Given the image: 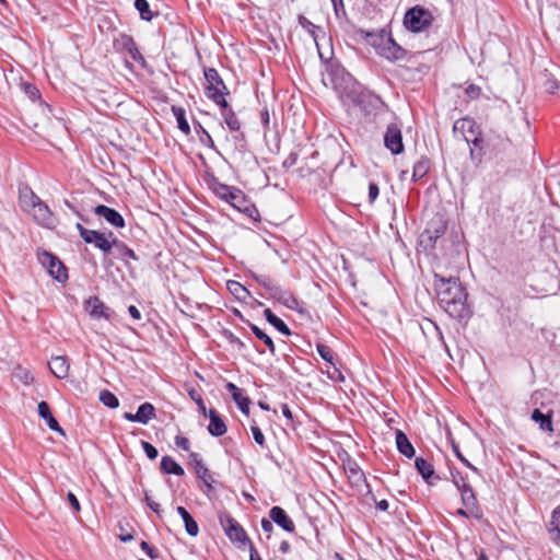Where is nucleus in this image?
Returning a JSON list of instances; mask_svg holds the SVG:
<instances>
[{
	"instance_id": "nucleus-1",
	"label": "nucleus",
	"mask_w": 560,
	"mask_h": 560,
	"mask_svg": "<svg viewBox=\"0 0 560 560\" xmlns=\"http://www.w3.org/2000/svg\"><path fill=\"white\" fill-rule=\"evenodd\" d=\"M434 289L440 306L455 319H467L471 310L467 304V292L457 277L444 278L434 275Z\"/></svg>"
},
{
	"instance_id": "nucleus-2",
	"label": "nucleus",
	"mask_w": 560,
	"mask_h": 560,
	"mask_svg": "<svg viewBox=\"0 0 560 560\" xmlns=\"http://www.w3.org/2000/svg\"><path fill=\"white\" fill-rule=\"evenodd\" d=\"M328 79L332 89L337 93L341 103L351 107L364 89L345 68L340 66L331 67L328 72Z\"/></svg>"
},
{
	"instance_id": "nucleus-3",
	"label": "nucleus",
	"mask_w": 560,
	"mask_h": 560,
	"mask_svg": "<svg viewBox=\"0 0 560 560\" xmlns=\"http://www.w3.org/2000/svg\"><path fill=\"white\" fill-rule=\"evenodd\" d=\"M211 189L219 198L226 201L238 211L245 213L247 217L255 220L259 217L257 208L248 201L241 189L222 184L218 180L213 182Z\"/></svg>"
},
{
	"instance_id": "nucleus-4",
	"label": "nucleus",
	"mask_w": 560,
	"mask_h": 560,
	"mask_svg": "<svg viewBox=\"0 0 560 560\" xmlns=\"http://www.w3.org/2000/svg\"><path fill=\"white\" fill-rule=\"evenodd\" d=\"M466 142L471 144L470 147V156L471 160L480 162L485 152V148H489L491 150H495L498 147L499 151H503L506 149L510 140L506 137H503L495 132H490L485 140L481 136V131L478 130L477 133L471 137H466Z\"/></svg>"
},
{
	"instance_id": "nucleus-5",
	"label": "nucleus",
	"mask_w": 560,
	"mask_h": 560,
	"mask_svg": "<svg viewBox=\"0 0 560 560\" xmlns=\"http://www.w3.org/2000/svg\"><path fill=\"white\" fill-rule=\"evenodd\" d=\"M365 38L376 52L388 60H401L406 50L385 32H364Z\"/></svg>"
},
{
	"instance_id": "nucleus-6",
	"label": "nucleus",
	"mask_w": 560,
	"mask_h": 560,
	"mask_svg": "<svg viewBox=\"0 0 560 560\" xmlns=\"http://www.w3.org/2000/svg\"><path fill=\"white\" fill-rule=\"evenodd\" d=\"M432 22L433 16L431 12L419 5L409 9L404 18V25L413 33L427 30Z\"/></svg>"
},
{
	"instance_id": "nucleus-7",
	"label": "nucleus",
	"mask_w": 560,
	"mask_h": 560,
	"mask_svg": "<svg viewBox=\"0 0 560 560\" xmlns=\"http://www.w3.org/2000/svg\"><path fill=\"white\" fill-rule=\"evenodd\" d=\"M446 231V222L441 215L432 218L425 230L420 235V245L425 249H431L435 246L436 241L444 235Z\"/></svg>"
},
{
	"instance_id": "nucleus-8",
	"label": "nucleus",
	"mask_w": 560,
	"mask_h": 560,
	"mask_svg": "<svg viewBox=\"0 0 560 560\" xmlns=\"http://www.w3.org/2000/svg\"><path fill=\"white\" fill-rule=\"evenodd\" d=\"M219 522L231 541L240 546L252 544L244 528L228 512L219 514Z\"/></svg>"
},
{
	"instance_id": "nucleus-9",
	"label": "nucleus",
	"mask_w": 560,
	"mask_h": 560,
	"mask_svg": "<svg viewBox=\"0 0 560 560\" xmlns=\"http://www.w3.org/2000/svg\"><path fill=\"white\" fill-rule=\"evenodd\" d=\"M75 228L86 244H93L96 248L105 254L112 250L114 238L110 241L104 233L85 229L81 223H77Z\"/></svg>"
},
{
	"instance_id": "nucleus-10",
	"label": "nucleus",
	"mask_w": 560,
	"mask_h": 560,
	"mask_svg": "<svg viewBox=\"0 0 560 560\" xmlns=\"http://www.w3.org/2000/svg\"><path fill=\"white\" fill-rule=\"evenodd\" d=\"M383 105L384 103L378 95L363 89L351 107H359L364 114L370 115L376 113Z\"/></svg>"
},
{
	"instance_id": "nucleus-11",
	"label": "nucleus",
	"mask_w": 560,
	"mask_h": 560,
	"mask_svg": "<svg viewBox=\"0 0 560 560\" xmlns=\"http://www.w3.org/2000/svg\"><path fill=\"white\" fill-rule=\"evenodd\" d=\"M39 259L54 279L59 282H63L68 279L67 268L56 256L48 252H44Z\"/></svg>"
},
{
	"instance_id": "nucleus-12",
	"label": "nucleus",
	"mask_w": 560,
	"mask_h": 560,
	"mask_svg": "<svg viewBox=\"0 0 560 560\" xmlns=\"http://www.w3.org/2000/svg\"><path fill=\"white\" fill-rule=\"evenodd\" d=\"M384 145L395 155L404 152L401 130L396 124L387 126L384 135Z\"/></svg>"
},
{
	"instance_id": "nucleus-13",
	"label": "nucleus",
	"mask_w": 560,
	"mask_h": 560,
	"mask_svg": "<svg viewBox=\"0 0 560 560\" xmlns=\"http://www.w3.org/2000/svg\"><path fill=\"white\" fill-rule=\"evenodd\" d=\"M203 75L206 80V95L210 96L211 93H230L219 72L214 68H205Z\"/></svg>"
},
{
	"instance_id": "nucleus-14",
	"label": "nucleus",
	"mask_w": 560,
	"mask_h": 560,
	"mask_svg": "<svg viewBox=\"0 0 560 560\" xmlns=\"http://www.w3.org/2000/svg\"><path fill=\"white\" fill-rule=\"evenodd\" d=\"M34 220L42 226L47 229H52L57 224V219L55 214L51 212L49 207L44 202L39 201L37 206L31 210L30 212Z\"/></svg>"
},
{
	"instance_id": "nucleus-15",
	"label": "nucleus",
	"mask_w": 560,
	"mask_h": 560,
	"mask_svg": "<svg viewBox=\"0 0 560 560\" xmlns=\"http://www.w3.org/2000/svg\"><path fill=\"white\" fill-rule=\"evenodd\" d=\"M94 213L101 218H104L109 224L115 228H124L125 219L115 209L109 208L105 205H98L94 208Z\"/></svg>"
},
{
	"instance_id": "nucleus-16",
	"label": "nucleus",
	"mask_w": 560,
	"mask_h": 560,
	"mask_svg": "<svg viewBox=\"0 0 560 560\" xmlns=\"http://www.w3.org/2000/svg\"><path fill=\"white\" fill-rule=\"evenodd\" d=\"M269 517L272 522H275L283 530H285L288 533L294 532L295 525L282 508H280V506L271 508L269 511Z\"/></svg>"
},
{
	"instance_id": "nucleus-17",
	"label": "nucleus",
	"mask_w": 560,
	"mask_h": 560,
	"mask_svg": "<svg viewBox=\"0 0 560 560\" xmlns=\"http://www.w3.org/2000/svg\"><path fill=\"white\" fill-rule=\"evenodd\" d=\"M270 296L276 299L279 303L283 304L285 307L293 310V311L301 312L300 302L294 296V294L292 292L284 290L278 285L273 290V293Z\"/></svg>"
},
{
	"instance_id": "nucleus-18",
	"label": "nucleus",
	"mask_w": 560,
	"mask_h": 560,
	"mask_svg": "<svg viewBox=\"0 0 560 560\" xmlns=\"http://www.w3.org/2000/svg\"><path fill=\"white\" fill-rule=\"evenodd\" d=\"M119 43L121 45L122 50L128 52V55L133 61L138 62L143 68L145 67V59L140 52L136 42L131 36L122 35Z\"/></svg>"
},
{
	"instance_id": "nucleus-19",
	"label": "nucleus",
	"mask_w": 560,
	"mask_h": 560,
	"mask_svg": "<svg viewBox=\"0 0 560 560\" xmlns=\"http://www.w3.org/2000/svg\"><path fill=\"white\" fill-rule=\"evenodd\" d=\"M42 199L28 187L22 186L19 189V201L23 211L31 212Z\"/></svg>"
},
{
	"instance_id": "nucleus-20",
	"label": "nucleus",
	"mask_w": 560,
	"mask_h": 560,
	"mask_svg": "<svg viewBox=\"0 0 560 560\" xmlns=\"http://www.w3.org/2000/svg\"><path fill=\"white\" fill-rule=\"evenodd\" d=\"M228 392L232 395L233 400L237 405L238 409L246 416L249 415L250 399L243 395L242 389L238 388L234 383L229 382L225 385Z\"/></svg>"
},
{
	"instance_id": "nucleus-21",
	"label": "nucleus",
	"mask_w": 560,
	"mask_h": 560,
	"mask_svg": "<svg viewBox=\"0 0 560 560\" xmlns=\"http://www.w3.org/2000/svg\"><path fill=\"white\" fill-rule=\"evenodd\" d=\"M50 372L58 378L63 380L69 375V361L65 355L52 357L48 363Z\"/></svg>"
},
{
	"instance_id": "nucleus-22",
	"label": "nucleus",
	"mask_w": 560,
	"mask_h": 560,
	"mask_svg": "<svg viewBox=\"0 0 560 560\" xmlns=\"http://www.w3.org/2000/svg\"><path fill=\"white\" fill-rule=\"evenodd\" d=\"M86 304L91 317L95 319L110 318V310L98 298H90Z\"/></svg>"
},
{
	"instance_id": "nucleus-23",
	"label": "nucleus",
	"mask_w": 560,
	"mask_h": 560,
	"mask_svg": "<svg viewBox=\"0 0 560 560\" xmlns=\"http://www.w3.org/2000/svg\"><path fill=\"white\" fill-rule=\"evenodd\" d=\"M210 423L208 425V432L215 438L222 436L226 433V424L214 409L208 411Z\"/></svg>"
},
{
	"instance_id": "nucleus-24",
	"label": "nucleus",
	"mask_w": 560,
	"mask_h": 560,
	"mask_svg": "<svg viewBox=\"0 0 560 560\" xmlns=\"http://www.w3.org/2000/svg\"><path fill=\"white\" fill-rule=\"evenodd\" d=\"M38 415L44 419L51 431L65 435V431L51 413L50 407L46 401H40L37 406Z\"/></svg>"
},
{
	"instance_id": "nucleus-25",
	"label": "nucleus",
	"mask_w": 560,
	"mask_h": 560,
	"mask_svg": "<svg viewBox=\"0 0 560 560\" xmlns=\"http://www.w3.org/2000/svg\"><path fill=\"white\" fill-rule=\"evenodd\" d=\"M453 130L455 133H460L466 140V137H471L480 129L472 118L464 117L454 122Z\"/></svg>"
},
{
	"instance_id": "nucleus-26",
	"label": "nucleus",
	"mask_w": 560,
	"mask_h": 560,
	"mask_svg": "<svg viewBox=\"0 0 560 560\" xmlns=\"http://www.w3.org/2000/svg\"><path fill=\"white\" fill-rule=\"evenodd\" d=\"M460 499L462 503L467 509H472L476 511H481L478 504V500L470 485H468L465 479H462V491Z\"/></svg>"
},
{
	"instance_id": "nucleus-27",
	"label": "nucleus",
	"mask_w": 560,
	"mask_h": 560,
	"mask_svg": "<svg viewBox=\"0 0 560 560\" xmlns=\"http://www.w3.org/2000/svg\"><path fill=\"white\" fill-rule=\"evenodd\" d=\"M176 511L185 524L186 533L191 537H196L199 533V526L195 518L184 506H177Z\"/></svg>"
},
{
	"instance_id": "nucleus-28",
	"label": "nucleus",
	"mask_w": 560,
	"mask_h": 560,
	"mask_svg": "<svg viewBox=\"0 0 560 560\" xmlns=\"http://www.w3.org/2000/svg\"><path fill=\"white\" fill-rule=\"evenodd\" d=\"M396 446L400 454L405 455L408 458H411L415 456V448L407 438V435L400 431H396Z\"/></svg>"
},
{
	"instance_id": "nucleus-29",
	"label": "nucleus",
	"mask_w": 560,
	"mask_h": 560,
	"mask_svg": "<svg viewBox=\"0 0 560 560\" xmlns=\"http://www.w3.org/2000/svg\"><path fill=\"white\" fill-rule=\"evenodd\" d=\"M550 540L560 546V506H558L551 515V521L548 527Z\"/></svg>"
},
{
	"instance_id": "nucleus-30",
	"label": "nucleus",
	"mask_w": 560,
	"mask_h": 560,
	"mask_svg": "<svg viewBox=\"0 0 560 560\" xmlns=\"http://www.w3.org/2000/svg\"><path fill=\"white\" fill-rule=\"evenodd\" d=\"M160 467L161 470L167 475L183 476L185 474L183 467L171 456H163Z\"/></svg>"
},
{
	"instance_id": "nucleus-31",
	"label": "nucleus",
	"mask_w": 560,
	"mask_h": 560,
	"mask_svg": "<svg viewBox=\"0 0 560 560\" xmlns=\"http://www.w3.org/2000/svg\"><path fill=\"white\" fill-rule=\"evenodd\" d=\"M264 315L266 320L272 325L277 330H279L284 336H290L291 330L288 325L278 316H276L270 308H266L264 311Z\"/></svg>"
},
{
	"instance_id": "nucleus-32",
	"label": "nucleus",
	"mask_w": 560,
	"mask_h": 560,
	"mask_svg": "<svg viewBox=\"0 0 560 560\" xmlns=\"http://www.w3.org/2000/svg\"><path fill=\"white\" fill-rule=\"evenodd\" d=\"M114 248L119 253V257L125 260L126 265H128V259L137 261L139 257L135 253L133 249L129 248L124 242L114 237Z\"/></svg>"
},
{
	"instance_id": "nucleus-33",
	"label": "nucleus",
	"mask_w": 560,
	"mask_h": 560,
	"mask_svg": "<svg viewBox=\"0 0 560 560\" xmlns=\"http://www.w3.org/2000/svg\"><path fill=\"white\" fill-rule=\"evenodd\" d=\"M532 419L539 424V428L546 432H552L551 415L544 413L539 409H535L532 413Z\"/></svg>"
},
{
	"instance_id": "nucleus-34",
	"label": "nucleus",
	"mask_w": 560,
	"mask_h": 560,
	"mask_svg": "<svg viewBox=\"0 0 560 560\" xmlns=\"http://www.w3.org/2000/svg\"><path fill=\"white\" fill-rule=\"evenodd\" d=\"M139 423L147 424L150 420L155 418V408L150 402H143L137 410Z\"/></svg>"
},
{
	"instance_id": "nucleus-35",
	"label": "nucleus",
	"mask_w": 560,
	"mask_h": 560,
	"mask_svg": "<svg viewBox=\"0 0 560 560\" xmlns=\"http://www.w3.org/2000/svg\"><path fill=\"white\" fill-rule=\"evenodd\" d=\"M196 474L206 486V493L208 494L212 490L213 478L209 469L205 466L203 462H197Z\"/></svg>"
},
{
	"instance_id": "nucleus-36",
	"label": "nucleus",
	"mask_w": 560,
	"mask_h": 560,
	"mask_svg": "<svg viewBox=\"0 0 560 560\" xmlns=\"http://www.w3.org/2000/svg\"><path fill=\"white\" fill-rule=\"evenodd\" d=\"M430 170V160L427 158L419 159L415 165L412 171V180L417 182L423 178Z\"/></svg>"
},
{
	"instance_id": "nucleus-37",
	"label": "nucleus",
	"mask_w": 560,
	"mask_h": 560,
	"mask_svg": "<svg viewBox=\"0 0 560 560\" xmlns=\"http://www.w3.org/2000/svg\"><path fill=\"white\" fill-rule=\"evenodd\" d=\"M248 326H249L250 330L253 331V334L256 336V338L261 340L267 346L270 353L275 354L276 347H275V343H273V340L271 339V337H269L264 330H261L255 324H252L248 322Z\"/></svg>"
},
{
	"instance_id": "nucleus-38",
	"label": "nucleus",
	"mask_w": 560,
	"mask_h": 560,
	"mask_svg": "<svg viewBox=\"0 0 560 560\" xmlns=\"http://www.w3.org/2000/svg\"><path fill=\"white\" fill-rule=\"evenodd\" d=\"M415 466L417 471L422 476L424 480H429L434 474V469L431 463L422 457L416 458Z\"/></svg>"
},
{
	"instance_id": "nucleus-39",
	"label": "nucleus",
	"mask_w": 560,
	"mask_h": 560,
	"mask_svg": "<svg viewBox=\"0 0 560 560\" xmlns=\"http://www.w3.org/2000/svg\"><path fill=\"white\" fill-rule=\"evenodd\" d=\"M172 112L176 118V121H177V126L179 128L180 131H183L185 135H189L190 133V127H189V124L186 119V114H185V109L182 108V107H176V106H173L172 107Z\"/></svg>"
},
{
	"instance_id": "nucleus-40",
	"label": "nucleus",
	"mask_w": 560,
	"mask_h": 560,
	"mask_svg": "<svg viewBox=\"0 0 560 560\" xmlns=\"http://www.w3.org/2000/svg\"><path fill=\"white\" fill-rule=\"evenodd\" d=\"M346 471L349 478L354 482L365 481L364 472L355 462H349L346 467Z\"/></svg>"
},
{
	"instance_id": "nucleus-41",
	"label": "nucleus",
	"mask_w": 560,
	"mask_h": 560,
	"mask_svg": "<svg viewBox=\"0 0 560 560\" xmlns=\"http://www.w3.org/2000/svg\"><path fill=\"white\" fill-rule=\"evenodd\" d=\"M221 116L230 130L238 131L241 129V122L233 109H226Z\"/></svg>"
},
{
	"instance_id": "nucleus-42",
	"label": "nucleus",
	"mask_w": 560,
	"mask_h": 560,
	"mask_svg": "<svg viewBox=\"0 0 560 560\" xmlns=\"http://www.w3.org/2000/svg\"><path fill=\"white\" fill-rule=\"evenodd\" d=\"M135 8L138 10L140 18L144 21H151L154 16L147 0H135Z\"/></svg>"
},
{
	"instance_id": "nucleus-43",
	"label": "nucleus",
	"mask_w": 560,
	"mask_h": 560,
	"mask_svg": "<svg viewBox=\"0 0 560 560\" xmlns=\"http://www.w3.org/2000/svg\"><path fill=\"white\" fill-rule=\"evenodd\" d=\"M98 398H100V401L108 408L115 409L119 406L118 398L112 392H109L107 389L101 390Z\"/></svg>"
},
{
	"instance_id": "nucleus-44",
	"label": "nucleus",
	"mask_w": 560,
	"mask_h": 560,
	"mask_svg": "<svg viewBox=\"0 0 560 560\" xmlns=\"http://www.w3.org/2000/svg\"><path fill=\"white\" fill-rule=\"evenodd\" d=\"M195 129H196L197 135L199 136L200 142L203 145L213 149L214 142H213L210 133L200 124L196 125Z\"/></svg>"
},
{
	"instance_id": "nucleus-45",
	"label": "nucleus",
	"mask_w": 560,
	"mask_h": 560,
	"mask_svg": "<svg viewBox=\"0 0 560 560\" xmlns=\"http://www.w3.org/2000/svg\"><path fill=\"white\" fill-rule=\"evenodd\" d=\"M229 93H211L210 96H208L209 100H211L213 103H215L221 110V115L224 114L226 109H232L230 105L228 104L225 100V95Z\"/></svg>"
},
{
	"instance_id": "nucleus-46",
	"label": "nucleus",
	"mask_w": 560,
	"mask_h": 560,
	"mask_svg": "<svg viewBox=\"0 0 560 560\" xmlns=\"http://www.w3.org/2000/svg\"><path fill=\"white\" fill-rule=\"evenodd\" d=\"M253 278L255 279L256 282L262 285L269 292L270 295L273 293V290L278 287L267 276L253 275Z\"/></svg>"
},
{
	"instance_id": "nucleus-47",
	"label": "nucleus",
	"mask_w": 560,
	"mask_h": 560,
	"mask_svg": "<svg viewBox=\"0 0 560 560\" xmlns=\"http://www.w3.org/2000/svg\"><path fill=\"white\" fill-rule=\"evenodd\" d=\"M223 336L230 345L236 347L238 350L245 348V343L238 337H236L231 330L225 329L223 331Z\"/></svg>"
},
{
	"instance_id": "nucleus-48",
	"label": "nucleus",
	"mask_w": 560,
	"mask_h": 560,
	"mask_svg": "<svg viewBox=\"0 0 560 560\" xmlns=\"http://www.w3.org/2000/svg\"><path fill=\"white\" fill-rule=\"evenodd\" d=\"M316 350L323 360H325L326 362L332 363L334 355H332L329 347L318 343L316 346Z\"/></svg>"
},
{
	"instance_id": "nucleus-49",
	"label": "nucleus",
	"mask_w": 560,
	"mask_h": 560,
	"mask_svg": "<svg viewBox=\"0 0 560 560\" xmlns=\"http://www.w3.org/2000/svg\"><path fill=\"white\" fill-rule=\"evenodd\" d=\"M23 90H24V93L32 100V101H36L40 97V93H39V90L31 84V83H23Z\"/></svg>"
},
{
	"instance_id": "nucleus-50",
	"label": "nucleus",
	"mask_w": 560,
	"mask_h": 560,
	"mask_svg": "<svg viewBox=\"0 0 560 560\" xmlns=\"http://www.w3.org/2000/svg\"><path fill=\"white\" fill-rule=\"evenodd\" d=\"M456 513H457V515H459L462 517H465V518L474 517V518L479 520L482 516L481 511H476V510H472V509H467L465 506H464V509H458Z\"/></svg>"
},
{
	"instance_id": "nucleus-51",
	"label": "nucleus",
	"mask_w": 560,
	"mask_h": 560,
	"mask_svg": "<svg viewBox=\"0 0 560 560\" xmlns=\"http://www.w3.org/2000/svg\"><path fill=\"white\" fill-rule=\"evenodd\" d=\"M250 431L253 433V438H254L255 442L259 446L265 447L266 446V440H265V435L261 432V430L256 424H253L250 427Z\"/></svg>"
},
{
	"instance_id": "nucleus-52",
	"label": "nucleus",
	"mask_w": 560,
	"mask_h": 560,
	"mask_svg": "<svg viewBox=\"0 0 560 560\" xmlns=\"http://www.w3.org/2000/svg\"><path fill=\"white\" fill-rule=\"evenodd\" d=\"M141 445L148 458L155 459L158 457L159 452L154 445L145 441H142Z\"/></svg>"
},
{
	"instance_id": "nucleus-53",
	"label": "nucleus",
	"mask_w": 560,
	"mask_h": 560,
	"mask_svg": "<svg viewBox=\"0 0 560 560\" xmlns=\"http://www.w3.org/2000/svg\"><path fill=\"white\" fill-rule=\"evenodd\" d=\"M228 288L236 296H240L241 293L248 294L247 289L244 285H242L241 283L236 282V281H229L228 282Z\"/></svg>"
},
{
	"instance_id": "nucleus-54",
	"label": "nucleus",
	"mask_w": 560,
	"mask_h": 560,
	"mask_svg": "<svg viewBox=\"0 0 560 560\" xmlns=\"http://www.w3.org/2000/svg\"><path fill=\"white\" fill-rule=\"evenodd\" d=\"M465 93L471 100H476V98H478L481 95V88L476 85V84H469L465 89Z\"/></svg>"
},
{
	"instance_id": "nucleus-55",
	"label": "nucleus",
	"mask_w": 560,
	"mask_h": 560,
	"mask_svg": "<svg viewBox=\"0 0 560 560\" xmlns=\"http://www.w3.org/2000/svg\"><path fill=\"white\" fill-rule=\"evenodd\" d=\"M299 160V154L296 152H291L283 161L282 166L284 168H290L296 164Z\"/></svg>"
},
{
	"instance_id": "nucleus-56",
	"label": "nucleus",
	"mask_w": 560,
	"mask_h": 560,
	"mask_svg": "<svg viewBox=\"0 0 560 560\" xmlns=\"http://www.w3.org/2000/svg\"><path fill=\"white\" fill-rule=\"evenodd\" d=\"M140 547L151 559L158 558L156 550L152 546H150L149 542L141 541Z\"/></svg>"
},
{
	"instance_id": "nucleus-57",
	"label": "nucleus",
	"mask_w": 560,
	"mask_h": 560,
	"mask_svg": "<svg viewBox=\"0 0 560 560\" xmlns=\"http://www.w3.org/2000/svg\"><path fill=\"white\" fill-rule=\"evenodd\" d=\"M378 194H380V189H378L377 184L370 183V185H369V200H370L371 203L376 200V198L378 197Z\"/></svg>"
},
{
	"instance_id": "nucleus-58",
	"label": "nucleus",
	"mask_w": 560,
	"mask_h": 560,
	"mask_svg": "<svg viewBox=\"0 0 560 560\" xmlns=\"http://www.w3.org/2000/svg\"><path fill=\"white\" fill-rule=\"evenodd\" d=\"M175 444L177 447L184 450V451H188L189 450V440L185 436H182V435H177L175 438Z\"/></svg>"
},
{
	"instance_id": "nucleus-59",
	"label": "nucleus",
	"mask_w": 560,
	"mask_h": 560,
	"mask_svg": "<svg viewBox=\"0 0 560 560\" xmlns=\"http://www.w3.org/2000/svg\"><path fill=\"white\" fill-rule=\"evenodd\" d=\"M453 450L457 456V458L465 465L467 466L468 468H470L471 470L474 471H477V468L470 464L469 460H467L463 455L462 453L459 452L458 447L456 445L453 446Z\"/></svg>"
},
{
	"instance_id": "nucleus-60",
	"label": "nucleus",
	"mask_w": 560,
	"mask_h": 560,
	"mask_svg": "<svg viewBox=\"0 0 560 560\" xmlns=\"http://www.w3.org/2000/svg\"><path fill=\"white\" fill-rule=\"evenodd\" d=\"M67 499H68L69 504L75 512L80 511V503L74 493L68 492Z\"/></svg>"
},
{
	"instance_id": "nucleus-61",
	"label": "nucleus",
	"mask_w": 560,
	"mask_h": 560,
	"mask_svg": "<svg viewBox=\"0 0 560 560\" xmlns=\"http://www.w3.org/2000/svg\"><path fill=\"white\" fill-rule=\"evenodd\" d=\"M145 502L148 504V506L156 514H160L161 513V506L159 503L154 502L151 500L150 495L148 492H145Z\"/></svg>"
},
{
	"instance_id": "nucleus-62",
	"label": "nucleus",
	"mask_w": 560,
	"mask_h": 560,
	"mask_svg": "<svg viewBox=\"0 0 560 560\" xmlns=\"http://www.w3.org/2000/svg\"><path fill=\"white\" fill-rule=\"evenodd\" d=\"M128 313L135 320L141 319V313L135 305L128 307Z\"/></svg>"
},
{
	"instance_id": "nucleus-63",
	"label": "nucleus",
	"mask_w": 560,
	"mask_h": 560,
	"mask_svg": "<svg viewBox=\"0 0 560 560\" xmlns=\"http://www.w3.org/2000/svg\"><path fill=\"white\" fill-rule=\"evenodd\" d=\"M261 528L265 533H271L273 529L272 521L262 518L261 520Z\"/></svg>"
},
{
	"instance_id": "nucleus-64",
	"label": "nucleus",
	"mask_w": 560,
	"mask_h": 560,
	"mask_svg": "<svg viewBox=\"0 0 560 560\" xmlns=\"http://www.w3.org/2000/svg\"><path fill=\"white\" fill-rule=\"evenodd\" d=\"M249 560H261L256 548L252 544L249 545Z\"/></svg>"
}]
</instances>
